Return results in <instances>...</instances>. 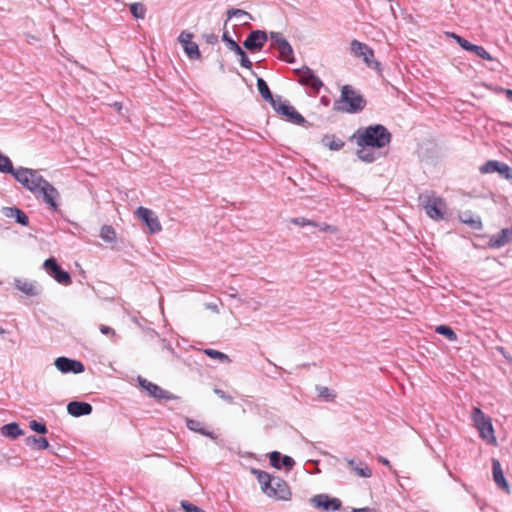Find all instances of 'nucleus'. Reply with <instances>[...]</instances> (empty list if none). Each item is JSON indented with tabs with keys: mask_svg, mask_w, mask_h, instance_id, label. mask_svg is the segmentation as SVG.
<instances>
[{
	"mask_svg": "<svg viewBox=\"0 0 512 512\" xmlns=\"http://www.w3.org/2000/svg\"><path fill=\"white\" fill-rule=\"evenodd\" d=\"M209 307H210L211 309H216V308H217V306H216V305H213V306H212V305H209Z\"/></svg>",
	"mask_w": 512,
	"mask_h": 512,
	"instance_id": "obj_64",
	"label": "nucleus"
},
{
	"mask_svg": "<svg viewBox=\"0 0 512 512\" xmlns=\"http://www.w3.org/2000/svg\"><path fill=\"white\" fill-rule=\"evenodd\" d=\"M357 158L364 163H373L378 159V155L371 150H367V148H360L356 150Z\"/></svg>",
	"mask_w": 512,
	"mask_h": 512,
	"instance_id": "obj_34",
	"label": "nucleus"
},
{
	"mask_svg": "<svg viewBox=\"0 0 512 512\" xmlns=\"http://www.w3.org/2000/svg\"><path fill=\"white\" fill-rule=\"evenodd\" d=\"M100 332L103 334V335H112L114 336L115 335V330L109 326H106V325H100Z\"/></svg>",
	"mask_w": 512,
	"mask_h": 512,
	"instance_id": "obj_52",
	"label": "nucleus"
},
{
	"mask_svg": "<svg viewBox=\"0 0 512 512\" xmlns=\"http://www.w3.org/2000/svg\"><path fill=\"white\" fill-rule=\"evenodd\" d=\"M350 50L355 57L362 58L369 68L381 70V63L374 59V51L367 44L353 39L350 43Z\"/></svg>",
	"mask_w": 512,
	"mask_h": 512,
	"instance_id": "obj_7",
	"label": "nucleus"
},
{
	"mask_svg": "<svg viewBox=\"0 0 512 512\" xmlns=\"http://www.w3.org/2000/svg\"><path fill=\"white\" fill-rule=\"evenodd\" d=\"M181 507L184 510V512H206L202 508H200L186 500H183L181 502Z\"/></svg>",
	"mask_w": 512,
	"mask_h": 512,
	"instance_id": "obj_47",
	"label": "nucleus"
},
{
	"mask_svg": "<svg viewBox=\"0 0 512 512\" xmlns=\"http://www.w3.org/2000/svg\"><path fill=\"white\" fill-rule=\"evenodd\" d=\"M492 475L493 480L498 488L502 489L505 493H510L509 483L504 475V472L501 467V463L498 459L492 458Z\"/></svg>",
	"mask_w": 512,
	"mask_h": 512,
	"instance_id": "obj_22",
	"label": "nucleus"
},
{
	"mask_svg": "<svg viewBox=\"0 0 512 512\" xmlns=\"http://www.w3.org/2000/svg\"><path fill=\"white\" fill-rule=\"evenodd\" d=\"M129 11L136 19H144L146 16V7L141 2H134L129 5Z\"/></svg>",
	"mask_w": 512,
	"mask_h": 512,
	"instance_id": "obj_35",
	"label": "nucleus"
},
{
	"mask_svg": "<svg viewBox=\"0 0 512 512\" xmlns=\"http://www.w3.org/2000/svg\"><path fill=\"white\" fill-rule=\"evenodd\" d=\"M204 354L212 359H217L222 363L231 362V359L229 358V356L227 354H225L221 351L215 350V349L207 348L204 350Z\"/></svg>",
	"mask_w": 512,
	"mask_h": 512,
	"instance_id": "obj_37",
	"label": "nucleus"
},
{
	"mask_svg": "<svg viewBox=\"0 0 512 512\" xmlns=\"http://www.w3.org/2000/svg\"><path fill=\"white\" fill-rule=\"evenodd\" d=\"M391 0H370L369 5L372 8V5L378 7L379 12L386 11L388 8L392 9L389 5Z\"/></svg>",
	"mask_w": 512,
	"mask_h": 512,
	"instance_id": "obj_46",
	"label": "nucleus"
},
{
	"mask_svg": "<svg viewBox=\"0 0 512 512\" xmlns=\"http://www.w3.org/2000/svg\"><path fill=\"white\" fill-rule=\"evenodd\" d=\"M349 467L356 472V474L362 478H369L372 475L371 469L368 465L362 461H356L354 459H350L347 461Z\"/></svg>",
	"mask_w": 512,
	"mask_h": 512,
	"instance_id": "obj_29",
	"label": "nucleus"
},
{
	"mask_svg": "<svg viewBox=\"0 0 512 512\" xmlns=\"http://www.w3.org/2000/svg\"><path fill=\"white\" fill-rule=\"evenodd\" d=\"M13 168L11 159L0 152V173L10 174L13 172Z\"/></svg>",
	"mask_w": 512,
	"mask_h": 512,
	"instance_id": "obj_39",
	"label": "nucleus"
},
{
	"mask_svg": "<svg viewBox=\"0 0 512 512\" xmlns=\"http://www.w3.org/2000/svg\"><path fill=\"white\" fill-rule=\"evenodd\" d=\"M100 237L107 243H113L116 241V232L110 225H103L100 230Z\"/></svg>",
	"mask_w": 512,
	"mask_h": 512,
	"instance_id": "obj_36",
	"label": "nucleus"
},
{
	"mask_svg": "<svg viewBox=\"0 0 512 512\" xmlns=\"http://www.w3.org/2000/svg\"><path fill=\"white\" fill-rule=\"evenodd\" d=\"M497 350H498V351H500V352H501V354H502L506 359H511V358L507 355V353L505 352V349H504L503 347H498V348H497Z\"/></svg>",
	"mask_w": 512,
	"mask_h": 512,
	"instance_id": "obj_60",
	"label": "nucleus"
},
{
	"mask_svg": "<svg viewBox=\"0 0 512 512\" xmlns=\"http://www.w3.org/2000/svg\"><path fill=\"white\" fill-rule=\"evenodd\" d=\"M14 285L27 296H36L39 294L33 283L26 280L15 279Z\"/></svg>",
	"mask_w": 512,
	"mask_h": 512,
	"instance_id": "obj_32",
	"label": "nucleus"
},
{
	"mask_svg": "<svg viewBox=\"0 0 512 512\" xmlns=\"http://www.w3.org/2000/svg\"><path fill=\"white\" fill-rule=\"evenodd\" d=\"M419 203L426 214L433 220H443L446 210V202L434 194L421 193L418 197Z\"/></svg>",
	"mask_w": 512,
	"mask_h": 512,
	"instance_id": "obj_4",
	"label": "nucleus"
},
{
	"mask_svg": "<svg viewBox=\"0 0 512 512\" xmlns=\"http://www.w3.org/2000/svg\"><path fill=\"white\" fill-rule=\"evenodd\" d=\"M461 223L466 224L473 230H482L483 224L479 216H475L471 211H464L459 215Z\"/></svg>",
	"mask_w": 512,
	"mask_h": 512,
	"instance_id": "obj_25",
	"label": "nucleus"
},
{
	"mask_svg": "<svg viewBox=\"0 0 512 512\" xmlns=\"http://www.w3.org/2000/svg\"><path fill=\"white\" fill-rule=\"evenodd\" d=\"M469 52H472V53L476 54L478 57H480L484 60H487V61L495 60L491 56V54L483 46H480V45L473 44Z\"/></svg>",
	"mask_w": 512,
	"mask_h": 512,
	"instance_id": "obj_40",
	"label": "nucleus"
},
{
	"mask_svg": "<svg viewBox=\"0 0 512 512\" xmlns=\"http://www.w3.org/2000/svg\"><path fill=\"white\" fill-rule=\"evenodd\" d=\"M360 148L382 149L388 146L392 140V134L382 124H371L358 128L350 137Z\"/></svg>",
	"mask_w": 512,
	"mask_h": 512,
	"instance_id": "obj_1",
	"label": "nucleus"
},
{
	"mask_svg": "<svg viewBox=\"0 0 512 512\" xmlns=\"http://www.w3.org/2000/svg\"><path fill=\"white\" fill-rule=\"evenodd\" d=\"M54 365L63 374H80L85 371V366L81 361L65 356L57 357Z\"/></svg>",
	"mask_w": 512,
	"mask_h": 512,
	"instance_id": "obj_16",
	"label": "nucleus"
},
{
	"mask_svg": "<svg viewBox=\"0 0 512 512\" xmlns=\"http://www.w3.org/2000/svg\"><path fill=\"white\" fill-rule=\"evenodd\" d=\"M14 179L19 182L27 190L36 193L39 182L42 181V177L36 170L19 167L18 169L13 168V172L10 173Z\"/></svg>",
	"mask_w": 512,
	"mask_h": 512,
	"instance_id": "obj_5",
	"label": "nucleus"
},
{
	"mask_svg": "<svg viewBox=\"0 0 512 512\" xmlns=\"http://www.w3.org/2000/svg\"><path fill=\"white\" fill-rule=\"evenodd\" d=\"M234 53L239 57V63L243 68L251 69L252 62L250 61L245 50L240 46V50H235Z\"/></svg>",
	"mask_w": 512,
	"mask_h": 512,
	"instance_id": "obj_41",
	"label": "nucleus"
},
{
	"mask_svg": "<svg viewBox=\"0 0 512 512\" xmlns=\"http://www.w3.org/2000/svg\"><path fill=\"white\" fill-rule=\"evenodd\" d=\"M35 194H40L42 196V200L49 210L53 212L58 211L59 204L57 200L60 198V194L58 190L44 177H42V181L39 182Z\"/></svg>",
	"mask_w": 512,
	"mask_h": 512,
	"instance_id": "obj_9",
	"label": "nucleus"
},
{
	"mask_svg": "<svg viewBox=\"0 0 512 512\" xmlns=\"http://www.w3.org/2000/svg\"><path fill=\"white\" fill-rule=\"evenodd\" d=\"M162 342H163L164 348L169 350L171 353H174V349L172 348L171 344L166 339H163Z\"/></svg>",
	"mask_w": 512,
	"mask_h": 512,
	"instance_id": "obj_56",
	"label": "nucleus"
},
{
	"mask_svg": "<svg viewBox=\"0 0 512 512\" xmlns=\"http://www.w3.org/2000/svg\"><path fill=\"white\" fill-rule=\"evenodd\" d=\"M222 41L225 43L227 48L231 51L240 50V45L230 36L227 30H224L222 34Z\"/></svg>",
	"mask_w": 512,
	"mask_h": 512,
	"instance_id": "obj_42",
	"label": "nucleus"
},
{
	"mask_svg": "<svg viewBox=\"0 0 512 512\" xmlns=\"http://www.w3.org/2000/svg\"><path fill=\"white\" fill-rule=\"evenodd\" d=\"M378 460H379V462H380V463H382L383 465H385V466H390V462H389V460H388V459H386L385 457H383V456H379V457H378Z\"/></svg>",
	"mask_w": 512,
	"mask_h": 512,
	"instance_id": "obj_59",
	"label": "nucleus"
},
{
	"mask_svg": "<svg viewBox=\"0 0 512 512\" xmlns=\"http://www.w3.org/2000/svg\"><path fill=\"white\" fill-rule=\"evenodd\" d=\"M194 35L188 31H182L178 36V41L182 44L183 50L190 60L201 58V52L196 42L192 41Z\"/></svg>",
	"mask_w": 512,
	"mask_h": 512,
	"instance_id": "obj_19",
	"label": "nucleus"
},
{
	"mask_svg": "<svg viewBox=\"0 0 512 512\" xmlns=\"http://www.w3.org/2000/svg\"><path fill=\"white\" fill-rule=\"evenodd\" d=\"M365 97L352 85L345 84L341 87L340 97L333 103V111L357 114L366 107Z\"/></svg>",
	"mask_w": 512,
	"mask_h": 512,
	"instance_id": "obj_2",
	"label": "nucleus"
},
{
	"mask_svg": "<svg viewBox=\"0 0 512 512\" xmlns=\"http://www.w3.org/2000/svg\"><path fill=\"white\" fill-rule=\"evenodd\" d=\"M93 407L90 403L85 401H70L67 404V413L72 417L88 416L92 413Z\"/></svg>",
	"mask_w": 512,
	"mask_h": 512,
	"instance_id": "obj_23",
	"label": "nucleus"
},
{
	"mask_svg": "<svg viewBox=\"0 0 512 512\" xmlns=\"http://www.w3.org/2000/svg\"><path fill=\"white\" fill-rule=\"evenodd\" d=\"M136 215L146 225L151 234H156L162 230L158 217L151 209L140 206L136 210Z\"/></svg>",
	"mask_w": 512,
	"mask_h": 512,
	"instance_id": "obj_15",
	"label": "nucleus"
},
{
	"mask_svg": "<svg viewBox=\"0 0 512 512\" xmlns=\"http://www.w3.org/2000/svg\"><path fill=\"white\" fill-rule=\"evenodd\" d=\"M213 392L219 398L223 399L224 401L228 402L229 404H233L234 403V398L231 395H229L228 393H226L224 390L219 389V388H214Z\"/></svg>",
	"mask_w": 512,
	"mask_h": 512,
	"instance_id": "obj_48",
	"label": "nucleus"
},
{
	"mask_svg": "<svg viewBox=\"0 0 512 512\" xmlns=\"http://www.w3.org/2000/svg\"><path fill=\"white\" fill-rule=\"evenodd\" d=\"M226 14H227L226 21L230 20L233 17H242V16H245V17L249 18L250 20H253V16L250 13H248L242 9H239V8L228 9ZM226 24H227V22H225V25Z\"/></svg>",
	"mask_w": 512,
	"mask_h": 512,
	"instance_id": "obj_43",
	"label": "nucleus"
},
{
	"mask_svg": "<svg viewBox=\"0 0 512 512\" xmlns=\"http://www.w3.org/2000/svg\"><path fill=\"white\" fill-rule=\"evenodd\" d=\"M318 396L326 402H332L336 398V394L333 390L325 386H316Z\"/></svg>",
	"mask_w": 512,
	"mask_h": 512,
	"instance_id": "obj_38",
	"label": "nucleus"
},
{
	"mask_svg": "<svg viewBox=\"0 0 512 512\" xmlns=\"http://www.w3.org/2000/svg\"><path fill=\"white\" fill-rule=\"evenodd\" d=\"M435 333L445 337L447 340L451 342H456L458 340V336L456 332L446 324L437 325L434 329Z\"/></svg>",
	"mask_w": 512,
	"mask_h": 512,
	"instance_id": "obj_33",
	"label": "nucleus"
},
{
	"mask_svg": "<svg viewBox=\"0 0 512 512\" xmlns=\"http://www.w3.org/2000/svg\"><path fill=\"white\" fill-rule=\"evenodd\" d=\"M186 427L189 430L199 434H201V431H203L205 428L202 422L191 418H186Z\"/></svg>",
	"mask_w": 512,
	"mask_h": 512,
	"instance_id": "obj_45",
	"label": "nucleus"
},
{
	"mask_svg": "<svg viewBox=\"0 0 512 512\" xmlns=\"http://www.w3.org/2000/svg\"><path fill=\"white\" fill-rule=\"evenodd\" d=\"M201 435L207 436V437H209L212 440H216L217 439V435L213 431H210V430H208L206 428H204V430L201 431Z\"/></svg>",
	"mask_w": 512,
	"mask_h": 512,
	"instance_id": "obj_53",
	"label": "nucleus"
},
{
	"mask_svg": "<svg viewBox=\"0 0 512 512\" xmlns=\"http://www.w3.org/2000/svg\"><path fill=\"white\" fill-rule=\"evenodd\" d=\"M269 39L265 30H252L243 41V47L251 53L261 51Z\"/></svg>",
	"mask_w": 512,
	"mask_h": 512,
	"instance_id": "obj_13",
	"label": "nucleus"
},
{
	"mask_svg": "<svg viewBox=\"0 0 512 512\" xmlns=\"http://www.w3.org/2000/svg\"><path fill=\"white\" fill-rule=\"evenodd\" d=\"M321 143L331 151H339L345 146V142L337 138L334 134H325Z\"/></svg>",
	"mask_w": 512,
	"mask_h": 512,
	"instance_id": "obj_30",
	"label": "nucleus"
},
{
	"mask_svg": "<svg viewBox=\"0 0 512 512\" xmlns=\"http://www.w3.org/2000/svg\"><path fill=\"white\" fill-rule=\"evenodd\" d=\"M512 241V226L501 229L489 239L488 246L493 249H500Z\"/></svg>",
	"mask_w": 512,
	"mask_h": 512,
	"instance_id": "obj_21",
	"label": "nucleus"
},
{
	"mask_svg": "<svg viewBox=\"0 0 512 512\" xmlns=\"http://www.w3.org/2000/svg\"><path fill=\"white\" fill-rule=\"evenodd\" d=\"M472 419L478 429L479 437L490 445H496L497 440L491 418L479 407H474L472 410Z\"/></svg>",
	"mask_w": 512,
	"mask_h": 512,
	"instance_id": "obj_3",
	"label": "nucleus"
},
{
	"mask_svg": "<svg viewBox=\"0 0 512 512\" xmlns=\"http://www.w3.org/2000/svg\"><path fill=\"white\" fill-rule=\"evenodd\" d=\"M321 103L324 105H329L330 100L326 96H323L321 97Z\"/></svg>",
	"mask_w": 512,
	"mask_h": 512,
	"instance_id": "obj_61",
	"label": "nucleus"
},
{
	"mask_svg": "<svg viewBox=\"0 0 512 512\" xmlns=\"http://www.w3.org/2000/svg\"><path fill=\"white\" fill-rule=\"evenodd\" d=\"M139 386L147 392V394L156 399L157 401H170L178 399V396L172 394L168 390L163 389L159 385L152 383L148 381L147 379L143 378L142 376H138L137 378Z\"/></svg>",
	"mask_w": 512,
	"mask_h": 512,
	"instance_id": "obj_11",
	"label": "nucleus"
},
{
	"mask_svg": "<svg viewBox=\"0 0 512 512\" xmlns=\"http://www.w3.org/2000/svg\"><path fill=\"white\" fill-rule=\"evenodd\" d=\"M276 113L284 116L287 121L299 125V126H307L311 125L308 121L292 106L289 101H283L281 96H276V104L273 107Z\"/></svg>",
	"mask_w": 512,
	"mask_h": 512,
	"instance_id": "obj_6",
	"label": "nucleus"
},
{
	"mask_svg": "<svg viewBox=\"0 0 512 512\" xmlns=\"http://www.w3.org/2000/svg\"><path fill=\"white\" fill-rule=\"evenodd\" d=\"M226 293L231 298H237V290L233 287H229V289Z\"/></svg>",
	"mask_w": 512,
	"mask_h": 512,
	"instance_id": "obj_55",
	"label": "nucleus"
},
{
	"mask_svg": "<svg viewBox=\"0 0 512 512\" xmlns=\"http://www.w3.org/2000/svg\"><path fill=\"white\" fill-rule=\"evenodd\" d=\"M0 430L3 436L10 438L12 440H15L19 436L25 434L24 430L20 428V425L17 422H10L8 424H4Z\"/></svg>",
	"mask_w": 512,
	"mask_h": 512,
	"instance_id": "obj_28",
	"label": "nucleus"
},
{
	"mask_svg": "<svg viewBox=\"0 0 512 512\" xmlns=\"http://www.w3.org/2000/svg\"><path fill=\"white\" fill-rule=\"evenodd\" d=\"M504 94L510 102H512V89H504Z\"/></svg>",
	"mask_w": 512,
	"mask_h": 512,
	"instance_id": "obj_58",
	"label": "nucleus"
},
{
	"mask_svg": "<svg viewBox=\"0 0 512 512\" xmlns=\"http://www.w3.org/2000/svg\"><path fill=\"white\" fill-rule=\"evenodd\" d=\"M29 428L38 433V434H41V435H44V434H47L48 433V428L45 424V422H40V421H37V420H31L29 422Z\"/></svg>",
	"mask_w": 512,
	"mask_h": 512,
	"instance_id": "obj_44",
	"label": "nucleus"
},
{
	"mask_svg": "<svg viewBox=\"0 0 512 512\" xmlns=\"http://www.w3.org/2000/svg\"><path fill=\"white\" fill-rule=\"evenodd\" d=\"M446 35L457 42V38L460 39L462 36L456 34L455 32H446Z\"/></svg>",
	"mask_w": 512,
	"mask_h": 512,
	"instance_id": "obj_57",
	"label": "nucleus"
},
{
	"mask_svg": "<svg viewBox=\"0 0 512 512\" xmlns=\"http://www.w3.org/2000/svg\"><path fill=\"white\" fill-rule=\"evenodd\" d=\"M43 268L49 276L56 282L62 285H69L72 283L71 275L68 271L64 270L57 262L56 258L49 257L43 263Z\"/></svg>",
	"mask_w": 512,
	"mask_h": 512,
	"instance_id": "obj_10",
	"label": "nucleus"
},
{
	"mask_svg": "<svg viewBox=\"0 0 512 512\" xmlns=\"http://www.w3.org/2000/svg\"><path fill=\"white\" fill-rule=\"evenodd\" d=\"M374 509H371L369 507H362V508H353L351 512H374Z\"/></svg>",
	"mask_w": 512,
	"mask_h": 512,
	"instance_id": "obj_54",
	"label": "nucleus"
},
{
	"mask_svg": "<svg viewBox=\"0 0 512 512\" xmlns=\"http://www.w3.org/2000/svg\"><path fill=\"white\" fill-rule=\"evenodd\" d=\"M4 216L8 218H14L17 224L22 226H27L29 224V217L27 214L20 208L16 206L12 207H4L2 210Z\"/></svg>",
	"mask_w": 512,
	"mask_h": 512,
	"instance_id": "obj_24",
	"label": "nucleus"
},
{
	"mask_svg": "<svg viewBox=\"0 0 512 512\" xmlns=\"http://www.w3.org/2000/svg\"><path fill=\"white\" fill-rule=\"evenodd\" d=\"M25 444L36 450H46L50 447L49 442L45 437H36L35 435L28 436L25 439Z\"/></svg>",
	"mask_w": 512,
	"mask_h": 512,
	"instance_id": "obj_31",
	"label": "nucleus"
},
{
	"mask_svg": "<svg viewBox=\"0 0 512 512\" xmlns=\"http://www.w3.org/2000/svg\"><path fill=\"white\" fill-rule=\"evenodd\" d=\"M292 222L294 224H297V225H300V226H306V225L316 226L315 222H313V221H311L309 219H306L304 217L293 218Z\"/></svg>",
	"mask_w": 512,
	"mask_h": 512,
	"instance_id": "obj_49",
	"label": "nucleus"
},
{
	"mask_svg": "<svg viewBox=\"0 0 512 512\" xmlns=\"http://www.w3.org/2000/svg\"><path fill=\"white\" fill-rule=\"evenodd\" d=\"M6 333V330L0 327V335H4Z\"/></svg>",
	"mask_w": 512,
	"mask_h": 512,
	"instance_id": "obj_62",
	"label": "nucleus"
},
{
	"mask_svg": "<svg viewBox=\"0 0 512 512\" xmlns=\"http://www.w3.org/2000/svg\"><path fill=\"white\" fill-rule=\"evenodd\" d=\"M479 171L481 174L498 173L502 178L512 180V167L497 160H488L480 166Z\"/></svg>",
	"mask_w": 512,
	"mask_h": 512,
	"instance_id": "obj_14",
	"label": "nucleus"
},
{
	"mask_svg": "<svg viewBox=\"0 0 512 512\" xmlns=\"http://www.w3.org/2000/svg\"><path fill=\"white\" fill-rule=\"evenodd\" d=\"M114 105H115L116 107H118L119 109L121 108V104H120V103H117V102H116Z\"/></svg>",
	"mask_w": 512,
	"mask_h": 512,
	"instance_id": "obj_63",
	"label": "nucleus"
},
{
	"mask_svg": "<svg viewBox=\"0 0 512 512\" xmlns=\"http://www.w3.org/2000/svg\"><path fill=\"white\" fill-rule=\"evenodd\" d=\"M310 503L323 512H335L342 508V501L337 497L328 494H317L310 498Z\"/></svg>",
	"mask_w": 512,
	"mask_h": 512,
	"instance_id": "obj_12",
	"label": "nucleus"
},
{
	"mask_svg": "<svg viewBox=\"0 0 512 512\" xmlns=\"http://www.w3.org/2000/svg\"><path fill=\"white\" fill-rule=\"evenodd\" d=\"M457 44L465 51H470L473 43L466 40L465 38L461 37L460 39L457 38Z\"/></svg>",
	"mask_w": 512,
	"mask_h": 512,
	"instance_id": "obj_50",
	"label": "nucleus"
},
{
	"mask_svg": "<svg viewBox=\"0 0 512 512\" xmlns=\"http://www.w3.org/2000/svg\"><path fill=\"white\" fill-rule=\"evenodd\" d=\"M296 73L299 75V83L309 87L315 92H318L324 85L322 80L314 73V71L307 66L297 69Z\"/></svg>",
	"mask_w": 512,
	"mask_h": 512,
	"instance_id": "obj_17",
	"label": "nucleus"
},
{
	"mask_svg": "<svg viewBox=\"0 0 512 512\" xmlns=\"http://www.w3.org/2000/svg\"><path fill=\"white\" fill-rule=\"evenodd\" d=\"M271 46L278 50L280 58L287 63H294L295 56L291 44L280 32L271 31L269 33Z\"/></svg>",
	"mask_w": 512,
	"mask_h": 512,
	"instance_id": "obj_8",
	"label": "nucleus"
},
{
	"mask_svg": "<svg viewBox=\"0 0 512 512\" xmlns=\"http://www.w3.org/2000/svg\"><path fill=\"white\" fill-rule=\"evenodd\" d=\"M252 473L256 476L257 481L261 485L262 492L266 495L268 493L270 486L273 483L275 476L259 469H252Z\"/></svg>",
	"mask_w": 512,
	"mask_h": 512,
	"instance_id": "obj_27",
	"label": "nucleus"
},
{
	"mask_svg": "<svg viewBox=\"0 0 512 512\" xmlns=\"http://www.w3.org/2000/svg\"><path fill=\"white\" fill-rule=\"evenodd\" d=\"M266 495L276 500L287 501L291 499V490L285 480L275 476Z\"/></svg>",
	"mask_w": 512,
	"mask_h": 512,
	"instance_id": "obj_18",
	"label": "nucleus"
},
{
	"mask_svg": "<svg viewBox=\"0 0 512 512\" xmlns=\"http://www.w3.org/2000/svg\"><path fill=\"white\" fill-rule=\"evenodd\" d=\"M272 467L280 470L285 468L290 471L295 466V461L291 456L283 455L279 451H272L268 455Z\"/></svg>",
	"mask_w": 512,
	"mask_h": 512,
	"instance_id": "obj_20",
	"label": "nucleus"
},
{
	"mask_svg": "<svg viewBox=\"0 0 512 512\" xmlns=\"http://www.w3.org/2000/svg\"><path fill=\"white\" fill-rule=\"evenodd\" d=\"M203 38L205 39L207 44L215 45L218 43V36L214 33H206L203 35Z\"/></svg>",
	"mask_w": 512,
	"mask_h": 512,
	"instance_id": "obj_51",
	"label": "nucleus"
},
{
	"mask_svg": "<svg viewBox=\"0 0 512 512\" xmlns=\"http://www.w3.org/2000/svg\"><path fill=\"white\" fill-rule=\"evenodd\" d=\"M256 85L261 97L272 107H275L276 97L273 96L267 82L262 77H257Z\"/></svg>",
	"mask_w": 512,
	"mask_h": 512,
	"instance_id": "obj_26",
	"label": "nucleus"
}]
</instances>
